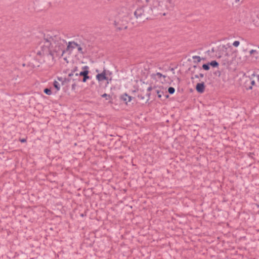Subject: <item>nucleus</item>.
<instances>
[{"label":"nucleus","mask_w":259,"mask_h":259,"mask_svg":"<svg viewBox=\"0 0 259 259\" xmlns=\"http://www.w3.org/2000/svg\"><path fill=\"white\" fill-rule=\"evenodd\" d=\"M38 46L37 54L39 56H51L55 57L63 56L65 51L70 54L78 47V44L74 41H67L58 35L52 36L50 33H40L39 35Z\"/></svg>","instance_id":"obj_1"},{"label":"nucleus","mask_w":259,"mask_h":259,"mask_svg":"<svg viewBox=\"0 0 259 259\" xmlns=\"http://www.w3.org/2000/svg\"><path fill=\"white\" fill-rule=\"evenodd\" d=\"M83 68L85 70L82 71L80 72L79 73H76L75 74H74L73 73H69V75H68L69 77L68 78V80L70 81L72 79L73 80H79V79H78V76H82L83 77V79H82V82H86L87 79H89L90 78V76L88 75L89 67L87 66H85L83 67Z\"/></svg>","instance_id":"obj_2"},{"label":"nucleus","mask_w":259,"mask_h":259,"mask_svg":"<svg viewBox=\"0 0 259 259\" xmlns=\"http://www.w3.org/2000/svg\"><path fill=\"white\" fill-rule=\"evenodd\" d=\"M146 11H149L148 7H143L138 8L135 12V15L140 21H144L148 19V16L146 14Z\"/></svg>","instance_id":"obj_3"},{"label":"nucleus","mask_w":259,"mask_h":259,"mask_svg":"<svg viewBox=\"0 0 259 259\" xmlns=\"http://www.w3.org/2000/svg\"><path fill=\"white\" fill-rule=\"evenodd\" d=\"M163 7L164 5L162 0H153L151 7L149 8V11L152 12L155 9L161 10Z\"/></svg>","instance_id":"obj_4"},{"label":"nucleus","mask_w":259,"mask_h":259,"mask_svg":"<svg viewBox=\"0 0 259 259\" xmlns=\"http://www.w3.org/2000/svg\"><path fill=\"white\" fill-rule=\"evenodd\" d=\"M96 79L99 81H102L104 80H108V77H106L105 73L103 71L101 73L98 74L96 75Z\"/></svg>","instance_id":"obj_5"},{"label":"nucleus","mask_w":259,"mask_h":259,"mask_svg":"<svg viewBox=\"0 0 259 259\" xmlns=\"http://www.w3.org/2000/svg\"><path fill=\"white\" fill-rule=\"evenodd\" d=\"M196 89L198 93H202L204 91V83L203 82L197 84Z\"/></svg>","instance_id":"obj_6"},{"label":"nucleus","mask_w":259,"mask_h":259,"mask_svg":"<svg viewBox=\"0 0 259 259\" xmlns=\"http://www.w3.org/2000/svg\"><path fill=\"white\" fill-rule=\"evenodd\" d=\"M151 76L154 79L156 80H160L162 77H163V78H165L166 77L165 75L162 74L160 72H157L156 73L152 74L151 75Z\"/></svg>","instance_id":"obj_7"},{"label":"nucleus","mask_w":259,"mask_h":259,"mask_svg":"<svg viewBox=\"0 0 259 259\" xmlns=\"http://www.w3.org/2000/svg\"><path fill=\"white\" fill-rule=\"evenodd\" d=\"M164 7L167 8H172L174 7L175 4L172 0H165Z\"/></svg>","instance_id":"obj_8"},{"label":"nucleus","mask_w":259,"mask_h":259,"mask_svg":"<svg viewBox=\"0 0 259 259\" xmlns=\"http://www.w3.org/2000/svg\"><path fill=\"white\" fill-rule=\"evenodd\" d=\"M122 99L127 104L128 102H130L132 100V97L127 95V94H124L122 97Z\"/></svg>","instance_id":"obj_9"},{"label":"nucleus","mask_w":259,"mask_h":259,"mask_svg":"<svg viewBox=\"0 0 259 259\" xmlns=\"http://www.w3.org/2000/svg\"><path fill=\"white\" fill-rule=\"evenodd\" d=\"M53 86L56 90V92H58L61 88V85L59 82L56 80H55L53 82Z\"/></svg>","instance_id":"obj_10"},{"label":"nucleus","mask_w":259,"mask_h":259,"mask_svg":"<svg viewBox=\"0 0 259 259\" xmlns=\"http://www.w3.org/2000/svg\"><path fill=\"white\" fill-rule=\"evenodd\" d=\"M209 64L213 67H217L219 66V63L216 61H212Z\"/></svg>","instance_id":"obj_11"},{"label":"nucleus","mask_w":259,"mask_h":259,"mask_svg":"<svg viewBox=\"0 0 259 259\" xmlns=\"http://www.w3.org/2000/svg\"><path fill=\"white\" fill-rule=\"evenodd\" d=\"M202 68L205 70H208L209 69V64H204L202 65Z\"/></svg>","instance_id":"obj_12"},{"label":"nucleus","mask_w":259,"mask_h":259,"mask_svg":"<svg viewBox=\"0 0 259 259\" xmlns=\"http://www.w3.org/2000/svg\"><path fill=\"white\" fill-rule=\"evenodd\" d=\"M168 92L170 94H173L175 92V89L173 87H169L168 89Z\"/></svg>","instance_id":"obj_13"},{"label":"nucleus","mask_w":259,"mask_h":259,"mask_svg":"<svg viewBox=\"0 0 259 259\" xmlns=\"http://www.w3.org/2000/svg\"><path fill=\"white\" fill-rule=\"evenodd\" d=\"M44 93L48 95H51L52 93L51 90L49 89H45L44 90Z\"/></svg>","instance_id":"obj_14"},{"label":"nucleus","mask_w":259,"mask_h":259,"mask_svg":"<svg viewBox=\"0 0 259 259\" xmlns=\"http://www.w3.org/2000/svg\"><path fill=\"white\" fill-rule=\"evenodd\" d=\"M102 97L103 98H105L106 100H108V99H110L111 98V97L109 95H108L106 93L103 94L102 95Z\"/></svg>","instance_id":"obj_15"},{"label":"nucleus","mask_w":259,"mask_h":259,"mask_svg":"<svg viewBox=\"0 0 259 259\" xmlns=\"http://www.w3.org/2000/svg\"><path fill=\"white\" fill-rule=\"evenodd\" d=\"M192 58L193 59H196L197 60V62H200V61L201 60V58L199 56H194L192 57Z\"/></svg>","instance_id":"obj_16"},{"label":"nucleus","mask_w":259,"mask_h":259,"mask_svg":"<svg viewBox=\"0 0 259 259\" xmlns=\"http://www.w3.org/2000/svg\"><path fill=\"white\" fill-rule=\"evenodd\" d=\"M76 49L77 50L78 52H79L81 54L83 53V52L82 51V49L79 45L78 44V47H76Z\"/></svg>","instance_id":"obj_17"},{"label":"nucleus","mask_w":259,"mask_h":259,"mask_svg":"<svg viewBox=\"0 0 259 259\" xmlns=\"http://www.w3.org/2000/svg\"><path fill=\"white\" fill-rule=\"evenodd\" d=\"M239 45H240V42H239V41H238V40H236V41H234L233 43V46L235 47H238Z\"/></svg>","instance_id":"obj_18"},{"label":"nucleus","mask_w":259,"mask_h":259,"mask_svg":"<svg viewBox=\"0 0 259 259\" xmlns=\"http://www.w3.org/2000/svg\"><path fill=\"white\" fill-rule=\"evenodd\" d=\"M203 77H204V75L202 73H200L199 75L196 74V75H194V77L196 78H199V77L202 78Z\"/></svg>","instance_id":"obj_19"},{"label":"nucleus","mask_w":259,"mask_h":259,"mask_svg":"<svg viewBox=\"0 0 259 259\" xmlns=\"http://www.w3.org/2000/svg\"><path fill=\"white\" fill-rule=\"evenodd\" d=\"M156 93H157V95H158V98H161V97H162L161 92L160 91L158 90H157L156 91Z\"/></svg>","instance_id":"obj_20"},{"label":"nucleus","mask_w":259,"mask_h":259,"mask_svg":"<svg viewBox=\"0 0 259 259\" xmlns=\"http://www.w3.org/2000/svg\"><path fill=\"white\" fill-rule=\"evenodd\" d=\"M256 51L255 50H251L249 51V53L250 55L254 53H256Z\"/></svg>","instance_id":"obj_21"},{"label":"nucleus","mask_w":259,"mask_h":259,"mask_svg":"<svg viewBox=\"0 0 259 259\" xmlns=\"http://www.w3.org/2000/svg\"><path fill=\"white\" fill-rule=\"evenodd\" d=\"M71 87H72V90H74L75 89V87H76V83H74L73 84H72Z\"/></svg>","instance_id":"obj_22"},{"label":"nucleus","mask_w":259,"mask_h":259,"mask_svg":"<svg viewBox=\"0 0 259 259\" xmlns=\"http://www.w3.org/2000/svg\"><path fill=\"white\" fill-rule=\"evenodd\" d=\"M26 141V140L25 139H20V142L22 143H24Z\"/></svg>","instance_id":"obj_23"},{"label":"nucleus","mask_w":259,"mask_h":259,"mask_svg":"<svg viewBox=\"0 0 259 259\" xmlns=\"http://www.w3.org/2000/svg\"><path fill=\"white\" fill-rule=\"evenodd\" d=\"M152 90V87H149L148 89H147V91L150 92Z\"/></svg>","instance_id":"obj_24"},{"label":"nucleus","mask_w":259,"mask_h":259,"mask_svg":"<svg viewBox=\"0 0 259 259\" xmlns=\"http://www.w3.org/2000/svg\"><path fill=\"white\" fill-rule=\"evenodd\" d=\"M251 84H252V85H254V84H255V81H254V80H252V81H251Z\"/></svg>","instance_id":"obj_25"},{"label":"nucleus","mask_w":259,"mask_h":259,"mask_svg":"<svg viewBox=\"0 0 259 259\" xmlns=\"http://www.w3.org/2000/svg\"><path fill=\"white\" fill-rule=\"evenodd\" d=\"M107 80V83H109V81H110V80H111V79H110V80Z\"/></svg>","instance_id":"obj_26"},{"label":"nucleus","mask_w":259,"mask_h":259,"mask_svg":"<svg viewBox=\"0 0 259 259\" xmlns=\"http://www.w3.org/2000/svg\"><path fill=\"white\" fill-rule=\"evenodd\" d=\"M107 80V83H109V81H110V80H111V79H110V80Z\"/></svg>","instance_id":"obj_27"},{"label":"nucleus","mask_w":259,"mask_h":259,"mask_svg":"<svg viewBox=\"0 0 259 259\" xmlns=\"http://www.w3.org/2000/svg\"><path fill=\"white\" fill-rule=\"evenodd\" d=\"M239 0H235V2L236 3H237V2H239Z\"/></svg>","instance_id":"obj_28"},{"label":"nucleus","mask_w":259,"mask_h":259,"mask_svg":"<svg viewBox=\"0 0 259 259\" xmlns=\"http://www.w3.org/2000/svg\"><path fill=\"white\" fill-rule=\"evenodd\" d=\"M146 2H149V0H146Z\"/></svg>","instance_id":"obj_29"},{"label":"nucleus","mask_w":259,"mask_h":259,"mask_svg":"<svg viewBox=\"0 0 259 259\" xmlns=\"http://www.w3.org/2000/svg\"><path fill=\"white\" fill-rule=\"evenodd\" d=\"M213 51H214V50H213V49L212 48V52H213Z\"/></svg>","instance_id":"obj_30"}]
</instances>
